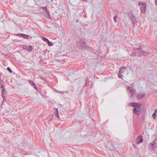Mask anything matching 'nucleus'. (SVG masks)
Segmentation results:
<instances>
[{
  "label": "nucleus",
  "instance_id": "31",
  "mask_svg": "<svg viewBox=\"0 0 157 157\" xmlns=\"http://www.w3.org/2000/svg\"><path fill=\"white\" fill-rule=\"evenodd\" d=\"M157 109H155V112H154V113H156H156H157Z\"/></svg>",
  "mask_w": 157,
  "mask_h": 157
},
{
  "label": "nucleus",
  "instance_id": "13",
  "mask_svg": "<svg viewBox=\"0 0 157 157\" xmlns=\"http://www.w3.org/2000/svg\"><path fill=\"white\" fill-rule=\"evenodd\" d=\"M80 43H81L82 45L85 46L86 47L87 46V45H86V44L85 43V42L83 41V40H80Z\"/></svg>",
  "mask_w": 157,
  "mask_h": 157
},
{
  "label": "nucleus",
  "instance_id": "6",
  "mask_svg": "<svg viewBox=\"0 0 157 157\" xmlns=\"http://www.w3.org/2000/svg\"><path fill=\"white\" fill-rule=\"evenodd\" d=\"M70 2L72 6H77L79 3V0H70Z\"/></svg>",
  "mask_w": 157,
  "mask_h": 157
},
{
  "label": "nucleus",
  "instance_id": "7",
  "mask_svg": "<svg viewBox=\"0 0 157 157\" xmlns=\"http://www.w3.org/2000/svg\"><path fill=\"white\" fill-rule=\"evenodd\" d=\"M140 109H139L138 108V109L134 108L133 109V112L136 115H139L141 113V112L140 110Z\"/></svg>",
  "mask_w": 157,
  "mask_h": 157
},
{
  "label": "nucleus",
  "instance_id": "32",
  "mask_svg": "<svg viewBox=\"0 0 157 157\" xmlns=\"http://www.w3.org/2000/svg\"><path fill=\"white\" fill-rule=\"evenodd\" d=\"M125 69H123V70H122V73L124 72V71Z\"/></svg>",
  "mask_w": 157,
  "mask_h": 157
},
{
  "label": "nucleus",
  "instance_id": "30",
  "mask_svg": "<svg viewBox=\"0 0 157 157\" xmlns=\"http://www.w3.org/2000/svg\"><path fill=\"white\" fill-rule=\"evenodd\" d=\"M155 4L157 6V0H155Z\"/></svg>",
  "mask_w": 157,
  "mask_h": 157
},
{
  "label": "nucleus",
  "instance_id": "38",
  "mask_svg": "<svg viewBox=\"0 0 157 157\" xmlns=\"http://www.w3.org/2000/svg\"><path fill=\"white\" fill-rule=\"evenodd\" d=\"M127 51H128V49L127 50Z\"/></svg>",
  "mask_w": 157,
  "mask_h": 157
},
{
  "label": "nucleus",
  "instance_id": "15",
  "mask_svg": "<svg viewBox=\"0 0 157 157\" xmlns=\"http://www.w3.org/2000/svg\"><path fill=\"white\" fill-rule=\"evenodd\" d=\"M49 46H52L53 45V44L49 40L47 42Z\"/></svg>",
  "mask_w": 157,
  "mask_h": 157
},
{
  "label": "nucleus",
  "instance_id": "24",
  "mask_svg": "<svg viewBox=\"0 0 157 157\" xmlns=\"http://www.w3.org/2000/svg\"><path fill=\"white\" fill-rule=\"evenodd\" d=\"M29 83L31 85L34 83L33 81L31 80L29 81Z\"/></svg>",
  "mask_w": 157,
  "mask_h": 157
},
{
  "label": "nucleus",
  "instance_id": "3",
  "mask_svg": "<svg viewBox=\"0 0 157 157\" xmlns=\"http://www.w3.org/2000/svg\"><path fill=\"white\" fill-rule=\"evenodd\" d=\"M139 5L141 12L142 13L145 12L146 8V4L145 2H140L139 3Z\"/></svg>",
  "mask_w": 157,
  "mask_h": 157
},
{
  "label": "nucleus",
  "instance_id": "37",
  "mask_svg": "<svg viewBox=\"0 0 157 157\" xmlns=\"http://www.w3.org/2000/svg\"><path fill=\"white\" fill-rule=\"evenodd\" d=\"M133 145L134 146V147H135V145L133 144Z\"/></svg>",
  "mask_w": 157,
  "mask_h": 157
},
{
  "label": "nucleus",
  "instance_id": "14",
  "mask_svg": "<svg viewBox=\"0 0 157 157\" xmlns=\"http://www.w3.org/2000/svg\"><path fill=\"white\" fill-rule=\"evenodd\" d=\"M13 74L11 76V77L15 79L17 78V76L16 74H15L14 72H13Z\"/></svg>",
  "mask_w": 157,
  "mask_h": 157
},
{
  "label": "nucleus",
  "instance_id": "18",
  "mask_svg": "<svg viewBox=\"0 0 157 157\" xmlns=\"http://www.w3.org/2000/svg\"><path fill=\"white\" fill-rule=\"evenodd\" d=\"M117 15H115L113 17V19L114 21L116 22H117Z\"/></svg>",
  "mask_w": 157,
  "mask_h": 157
},
{
  "label": "nucleus",
  "instance_id": "4",
  "mask_svg": "<svg viewBox=\"0 0 157 157\" xmlns=\"http://www.w3.org/2000/svg\"><path fill=\"white\" fill-rule=\"evenodd\" d=\"M157 146V140L156 139L155 140L150 143L149 147L151 150H153L155 149Z\"/></svg>",
  "mask_w": 157,
  "mask_h": 157
},
{
  "label": "nucleus",
  "instance_id": "25",
  "mask_svg": "<svg viewBox=\"0 0 157 157\" xmlns=\"http://www.w3.org/2000/svg\"><path fill=\"white\" fill-rule=\"evenodd\" d=\"M137 48H134L133 49V52L134 53H136V51H137Z\"/></svg>",
  "mask_w": 157,
  "mask_h": 157
},
{
  "label": "nucleus",
  "instance_id": "8",
  "mask_svg": "<svg viewBox=\"0 0 157 157\" xmlns=\"http://www.w3.org/2000/svg\"><path fill=\"white\" fill-rule=\"evenodd\" d=\"M143 141V139L141 136H139L137 138L136 140V143L137 144H139L142 143Z\"/></svg>",
  "mask_w": 157,
  "mask_h": 157
},
{
  "label": "nucleus",
  "instance_id": "9",
  "mask_svg": "<svg viewBox=\"0 0 157 157\" xmlns=\"http://www.w3.org/2000/svg\"><path fill=\"white\" fill-rule=\"evenodd\" d=\"M123 69H126V67H122L119 70V73L118 74V77L119 78L121 77V76H123V75H121V73H122V70Z\"/></svg>",
  "mask_w": 157,
  "mask_h": 157
},
{
  "label": "nucleus",
  "instance_id": "20",
  "mask_svg": "<svg viewBox=\"0 0 157 157\" xmlns=\"http://www.w3.org/2000/svg\"><path fill=\"white\" fill-rule=\"evenodd\" d=\"M33 86V87H34V88L35 89H37V87L35 85V84L33 83L32 84V85Z\"/></svg>",
  "mask_w": 157,
  "mask_h": 157
},
{
  "label": "nucleus",
  "instance_id": "17",
  "mask_svg": "<svg viewBox=\"0 0 157 157\" xmlns=\"http://www.w3.org/2000/svg\"><path fill=\"white\" fill-rule=\"evenodd\" d=\"M91 52H93L95 54L97 52V51L95 49H91Z\"/></svg>",
  "mask_w": 157,
  "mask_h": 157
},
{
  "label": "nucleus",
  "instance_id": "40",
  "mask_svg": "<svg viewBox=\"0 0 157 157\" xmlns=\"http://www.w3.org/2000/svg\"><path fill=\"white\" fill-rule=\"evenodd\" d=\"M82 1H84L85 0H82Z\"/></svg>",
  "mask_w": 157,
  "mask_h": 157
},
{
  "label": "nucleus",
  "instance_id": "22",
  "mask_svg": "<svg viewBox=\"0 0 157 157\" xmlns=\"http://www.w3.org/2000/svg\"><path fill=\"white\" fill-rule=\"evenodd\" d=\"M137 49L140 51L141 52V51H142V49L141 48V47L140 46L138 48H137Z\"/></svg>",
  "mask_w": 157,
  "mask_h": 157
},
{
  "label": "nucleus",
  "instance_id": "35",
  "mask_svg": "<svg viewBox=\"0 0 157 157\" xmlns=\"http://www.w3.org/2000/svg\"><path fill=\"white\" fill-rule=\"evenodd\" d=\"M59 93H63L64 92H63H63L61 91V92H59Z\"/></svg>",
  "mask_w": 157,
  "mask_h": 157
},
{
  "label": "nucleus",
  "instance_id": "26",
  "mask_svg": "<svg viewBox=\"0 0 157 157\" xmlns=\"http://www.w3.org/2000/svg\"><path fill=\"white\" fill-rule=\"evenodd\" d=\"M56 116L58 118L59 117V114L58 113H56Z\"/></svg>",
  "mask_w": 157,
  "mask_h": 157
},
{
  "label": "nucleus",
  "instance_id": "23",
  "mask_svg": "<svg viewBox=\"0 0 157 157\" xmlns=\"http://www.w3.org/2000/svg\"><path fill=\"white\" fill-rule=\"evenodd\" d=\"M156 115V114L155 113H154L153 114H152V116L154 119H155V118Z\"/></svg>",
  "mask_w": 157,
  "mask_h": 157
},
{
  "label": "nucleus",
  "instance_id": "39",
  "mask_svg": "<svg viewBox=\"0 0 157 157\" xmlns=\"http://www.w3.org/2000/svg\"><path fill=\"white\" fill-rule=\"evenodd\" d=\"M2 95H3V93H2Z\"/></svg>",
  "mask_w": 157,
  "mask_h": 157
},
{
  "label": "nucleus",
  "instance_id": "19",
  "mask_svg": "<svg viewBox=\"0 0 157 157\" xmlns=\"http://www.w3.org/2000/svg\"><path fill=\"white\" fill-rule=\"evenodd\" d=\"M43 40L44 41H47V42L48 40L47 38H46L45 37H43Z\"/></svg>",
  "mask_w": 157,
  "mask_h": 157
},
{
  "label": "nucleus",
  "instance_id": "5",
  "mask_svg": "<svg viewBox=\"0 0 157 157\" xmlns=\"http://www.w3.org/2000/svg\"><path fill=\"white\" fill-rule=\"evenodd\" d=\"M129 106L134 107L135 108H137L139 109L140 107L141 106V105L139 103L131 102L129 103Z\"/></svg>",
  "mask_w": 157,
  "mask_h": 157
},
{
  "label": "nucleus",
  "instance_id": "12",
  "mask_svg": "<svg viewBox=\"0 0 157 157\" xmlns=\"http://www.w3.org/2000/svg\"><path fill=\"white\" fill-rule=\"evenodd\" d=\"M141 52L143 55L144 56H147L148 54H149V53H147L146 51H145L144 50L141 51Z\"/></svg>",
  "mask_w": 157,
  "mask_h": 157
},
{
  "label": "nucleus",
  "instance_id": "36",
  "mask_svg": "<svg viewBox=\"0 0 157 157\" xmlns=\"http://www.w3.org/2000/svg\"><path fill=\"white\" fill-rule=\"evenodd\" d=\"M12 73V71L10 69V73Z\"/></svg>",
  "mask_w": 157,
  "mask_h": 157
},
{
  "label": "nucleus",
  "instance_id": "11",
  "mask_svg": "<svg viewBox=\"0 0 157 157\" xmlns=\"http://www.w3.org/2000/svg\"><path fill=\"white\" fill-rule=\"evenodd\" d=\"M17 35H20L22 37L25 38L26 39H29V35H27L25 34H18Z\"/></svg>",
  "mask_w": 157,
  "mask_h": 157
},
{
  "label": "nucleus",
  "instance_id": "27",
  "mask_svg": "<svg viewBox=\"0 0 157 157\" xmlns=\"http://www.w3.org/2000/svg\"><path fill=\"white\" fill-rule=\"evenodd\" d=\"M91 109H92V108L91 107L90 108H89V111L88 112V114H90V110L91 111Z\"/></svg>",
  "mask_w": 157,
  "mask_h": 157
},
{
  "label": "nucleus",
  "instance_id": "1",
  "mask_svg": "<svg viewBox=\"0 0 157 157\" xmlns=\"http://www.w3.org/2000/svg\"><path fill=\"white\" fill-rule=\"evenodd\" d=\"M128 15L131 21L133 24V26H134L135 25L136 23V19L135 16L131 12H128Z\"/></svg>",
  "mask_w": 157,
  "mask_h": 157
},
{
  "label": "nucleus",
  "instance_id": "16",
  "mask_svg": "<svg viewBox=\"0 0 157 157\" xmlns=\"http://www.w3.org/2000/svg\"><path fill=\"white\" fill-rule=\"evenodd\" d=\"M33 47L31 46H30L29 47V48L28 49V52H30L33 50Z\"/></svg>",
  "mask_w": 157,
  "mask_h": 157
},
{
  "label": "nucleus",
  "instance_id": "33",
  "mask_svg": "<svg viewBox=\"0 0 157 157\" xmlns=\"http://www.w3.org/2000/svg\"><path fill=\"white\" fill-rule=\"evenodd\" d=\"M41 78V79H43V80H45V79H44V78H42V77H41V78Z\"/></svg>",
  "mask_w": 157,
  "mask_h": 157
},
{
  "label": "nucleus",
  "instance_id": "28",
  "mask_svg": "<svg viewBox=\"0 0 157 157\" xmlns=\"http://www.w3.org/2000/svg\"><path fill=\"white\" fill-rule=\"evenodd\" d=\"M7 70L10 72V67H8L7 68Z\"/></svg>",
  "mask_w": 157,
  "mask_h": 157
},
{
  "label": "nucleus",
  "instance_id": "34",
  "mask_svg": "<svg viewBox=\"0 0 157 157\" xmlns=\"http://www.w3.org/2000/svg\"><path fill=\"white\" fill-rule=\"evenodd\" d=\"M56 113H58V109H56Z\"/></svg>",
  "mask_w": 157,
  "mask_h": 157
},
{
  "label": "nucleus",
  "instance_id": "29",
  "mask_svg": "<svg viewBox=\"0 0 157 157\" xmlns=\"http://www.w3.org/2000/svg\"><path fill=\"white\" fill-rule=\"evenodd\" d=\"M43 9H44V10H47V8L46 7V6L44 7Z\"/></svg>",
  "mask_w": 157,
  "mask_h": 157
},
{
  "label": "nucleus",
  "instance_id": "21",
  "mask_svg": "<svg viewBox=\"0 0 157 157\" xmlns=\"http://www.w3.org/2000/svg\"><path fill=\"white\" fill-rule=\"evenodd\" d=\"M22 47L24 49H26L28 48V47L26 45H23Z\"/></svg>",
  "mask_w": 157,
  "mask_h": 157
},
{
  "label": "nucleus",
  "instance_id": "2",
  "mask_svg": "<svg viewBox=\"0 0 157 157\" xmlns=\"http://www.w3.org/2000/svg\"><path fill=\"white\" fill-rule=\"evenodd\" d=\"M127 91L128 95H130V98H132L133 97L134 90L132 89V87L128 86L127 88Z\"/></svg>",
  "mask_w": 157,
  "mask_h": 157
},
{
  "label": "nucleus",
  "instance_id": "10",
  "mask_svg": "<svg viewBox=\"0 0 157 157\" xmlns=\"http://www.w3.org/2000/svg\"><path fill=\"white\" fill-rule=\"evenodd\" d=\"M145 95V93H143L142 94H141L140 93H138L137 94L138 98L139 99H141L142 98H143L144 97Z\"/></svg>",
  "mask_w": 157,
  "mask_h": 157
}]
</instances>
